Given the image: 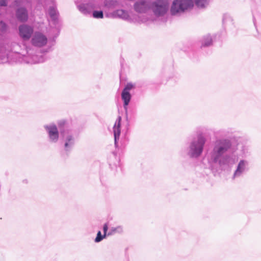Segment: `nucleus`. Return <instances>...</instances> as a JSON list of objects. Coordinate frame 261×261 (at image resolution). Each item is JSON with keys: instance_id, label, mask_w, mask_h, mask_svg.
Returning <instances> with one entry per match:
<instances>
[{"instance_id": "nucleus-1", "label": "nucleus", "mask_w": 261, "mask_h": 261, "mask_svg": "<svg viewBox=\"0 0 261 261\" xmlns=\"http://www.w3.org/2000/svg\"><path fill=\"white\" fill-rule=\"evenodd\" d=\"M231 147L232 142L227 138H219L213 143L205 155L212 170L222 169L228 165L230 155L228 153Z\"/></svg>"}, {"instance_id": "nucleus-2", "label": "nucleus", "mask_w": 261, "mask_h": 261, "mask_svg": "<svg viewBox=\"0 0 261 261\" xmlns=\"http://www.w3.org/2000/svg\"><path fill=\"white\" fill-rule=\"evenodd\" d=\"M58 125L60 129L64 151L66 154H68L75 144L76 138L75 133L72 129L70 128L66 121H59Z\"/></svg>"}, {"instance_id": "nucleus-3", "label": "nucleus", "mask_w": 261, "mask_h": 261, "mask_svg": "<svg viewBox=\"0 0 261 261\" xmlns=\"http://www.w3.org/2000/svg\"><path fill=\"white\" fill-rule=\"evenodd\" d=\"M206 142V137L201 134H198L188 143L185 151L190 158L197 159L202 154Z\"/></svg>"}, {"instance_id": "nucleus-4", "label": "nucleus", "mask_w": 261, "mask_h": 261, "mask_svg": "<svg viewBox=\"0 0 261 261\" xmlns=\"http://www.w3.org/2000/svg\"><path fill=\"white\" fill-rule=\"evenodd\" d=\"M193 6V0H174L170 8V13L171 15H176L191 9Z\"/></svg>"}, {"instance_id": "nucleus-5", "label": "nucleus", "mask_w": 261, "mask_h": 261, "mask_svg": "<svg viewBox=\"0 0 261 261\" xmlns=\"http://www.w3.org/2000/svg\"><path fill=\"white\" fill-rule=\"evenodd\" d=\"M169 8L168 0H155L151 3V10L157 17L164 16Z\"/></svg>"}, {"instance_id": "nucleus-6", "label": "nucleus", "mask_w": 261, "mask_h": 261, "mask_svg": "<svg viewBox=\"0 0 261 261\" xmlns=\"http://www.w3.org/2000/svg\"><path fill=\"white\" fill-rule=\"evenodd\" d=\"M249 162L247 160H240L233 171L231 179L234 180L243 177L249 170Z\"/></svg>"}, {"instance_id": "nucleus-7", "label": "nucleus", "mask_w": 261, "mask_h": 261, "mask_svg": "<svg viewBox=\"0 0 261 261\" xmlns=\"http://www.w3.org/2000/svg\"><path fill=\"white\" fill-rule=\"evenodd\" d=\"M46 132L48 141L52 143H57L59 138V131L57 126L53 123L44 125Z\"/></svg>"}, {"instance_id": "nucleus-8", "label": "nucleus", "mask_w": 261, "mask_h": 261, "mask_svg": "<svg viewBox=\"0 0 261 261\" xmlns=\"http://www.w3.org/2000/svg\"><path fill=\"white\" fill-rule=\"evenodd\" d=\"M47 43V37L42 33L38 31L34 32L31 39V43L32 46L37 48L44 46Z\"/></svg>"}, {"instance_id": "nucleus-9", "label": "nucleus", "mask_w": 261, "mask_h": 261, "mask_svg": "<svg viewBox=\"0 0 261 261\" xmlns=\"http://www.w3.org/2000/svg\"><path fill=\"white\" fill-rule=\"evenodd\" d=\"M34 33V28L31 25L23 24L18 27L19 36L23 41L29 40Z\"/></svg>"}, {"instance_id": "nucleus-10", "label": "nucleus", "mask_w": 261, "mask_h": 261, "mask_svg": "<svg viewBox=\"0 0 261 261\" xmlns=\"http://www.w3.org/2000/svg\"><path fill=\"white\" fill-rule=\"evenodd\" d=\"M27 56L24 58V61L29 64H37L44 61V58L42 55L34 54L31 48H27Z\"/></svg>"}, {"instance_id": "nucleus-11", "label": "nucleus", "mask_w": 261, "mask_h": 261, "mask_svg": "<svg viewBox=\"0 0 261 261\" xmlns=\"http://www.w3.org/2000/svg\"><path fill=\"white\" fill-rule=\"evenodd\" d=\"M79 11L84 14H89L94 9L98 8V4L94 0H90L88 3L77 5Z\"/></svg>"}, {"instance_id": "nucleus-12", "label": "nucleus", "mask_w": 261, "mask_h": 261, "mask_svg": "<svg viewBox=\"0 0 261 261\" xmlns=\"http://www.w3.org/2000/svg\"><path fill=\"white\" fill-rule=\"evenodd\" d=\"M151 1L147 0H141L134 4V9L138 13H145L151 10Z\"/></svg>"}, {"instance_id": "nucleus-13", "label": "nucleus", "mask_w": 261, "mask_h": 261, "mask_svg": "<svg viewBox=\"0 0 261 261\" xmlns=\"http://www.w3.org/2000/svg\"><path fill=\"white\" fill-rule=\"evenodd\" d=\"M15 15L17 19L20 22H24L28 20V11L24 7H19L16 9Z\"/></svg>"}, {"instance_id": "nucleus-14", "label": "nucleus", "mask_w": 261, "mask_h": 261, "mask_svg": "<svg viewBox=\"0 0 261 261\" xmlns=\"http://www.w3.org/2000/svg\"><path fill=\"white\" fill-rule=\"evenodd\" d=\"M121 117L120 116H119L116 119L115 124L113 126L114 143L116 147L117 146V140H119L121 133Z\"/></svg>"}, {"instance_id": "nucleus-15", "label": "nucleus", "mask_w": 261, "mask_h": 261, "mask_svg": "<svg viewBox=\"0 0 261 261\" xmlns=\"http://www.w3.org/2000/svg\"><path fill=\"white\" fill-rule=\"evenodd\" d=\"M48 14L49 15L53 23L56 24L58 22L59 12L56 5L54 4L50 6L48 10Z\"/></svg>"}, {"instance_id": "nucleus-16", "label": "nucleus", "mask_w": 261, "mask_h": 261, "mask_svg": "<svg viewBox=\"0 0 261 261\" xmlns=\"http://www.w3.org/2000/svg\"><path fill=\"white\" fill-rule=\"evenodd\" d=\"M121 99L123 102V108L125 111H127V107L131 100L132 95L129 92L122 91Z\"/></svg>"}, {"instance_id": "nucleus-17", "label": "nucleus", "mask_w": 261, "mask_h": 261, "mask_svg": "<svg viewBox=\"0 0 261 261\" xmlns=\"http://www.w3.org/2000/svg\"><path fill=\"white\" fill-rule=\"evenodd\" d=\"M113 15L115 17L120 18L124 20L128 19L129 17L128 13L122 9L117 10L114 11Z\"/></svg>"}, {"instance_id": "nucleus-18", "label": "nucleus", "mask_w": 261, "mask_h": 261, "mask_svg": "<svg viewBox=\"0 0 261 261\" xmlns=\"http://www.w3.org/2000/svg\"><path fill=\"white\" fill-rule=\"evenodd\" d=\"M239 155L242 157L247 156L249 153V147L244 144L239 145Z\"/></svg>"}, {"instance_id": "nucleus-19", "label": "nucleus", "mask_w": 261, "mask_h": 261, "mask_svg": "<svg viewBox=\"0 0 261 261\" xmlns=\"http://www.w3.org/2000/svg\"><path fill=\"white\" fill-rule=\"evenodd\" d=\"M123 232V228L122 226H117L112 227L110 231L108 233V236H111L115 233H122Z\"/></svg>"}, {"instance_id": "nucleus-20", "label": "nucleus", "mask_w": 261, "mask_h": 261, "mask_svg": "<svg viewBox=\"0 0 261 261\" xmlns=\"http://www.w3.org/2000/svg\"><path fill=\"white\" fill-rule=\"evenodd\" d=\"M212 43V39L210 35L204 36L201 41V47H207Z\"/></svg>"}, {"instance_id": "nucleus-21", "label": "nucleus", "mask_w": 261, "mask_h": 261, "mask_svg": "<svg viewBox=\"0 0 261 261\" xmlns=\"http://www.w3.org/2000/svg\"><path fill=\"white\" fill-rule=\"evenodd\" d=\"M195 3L198 8H203L208 5L209 0H195Z\"/></svg>"}, {"instance_id": "nucleus-22", "label": "nucleus", "mask_w": 261, "mask_h": 261, "mask_svg": "<svg viewBox=\"0 0 261 261\" xmlns=\"http://www.w3.org/2000/svg\"><path fill=\"white\" fill-rule=\"evenodd\" d=\"M117 2L116 0H105L104 5L107 8L110 9L116 7Z\"/></svg>"}, {"instance_id": "nucleus-23", "label": "nucleus", "mask_w": 261, "mask_h": 261, "mask_svg": "<svg viewBox=\"0 0 261 261\" xmlns=\"http://www.w3.org/2000/svg\"><path fill=\"white\" fill-rule=\"evenodd\" d=\"M228 23H232V18L228 14H224L223 17V23L224 25H227Z\"/></svg>"}, {"instance_id": "nucleus-24", "label": "nucleus", "mask_w": 261, "mask_h": 261, "mask_svg": "<svg viewBox=\"0 0 261 261\" xmlns=\"http://www.w3.org/2000/svg\"><path fill=\"white\" fill-rule=\"evenodd\" d=\"M106 236L104 234L102 235L101 231H98L97 233L96 237L94 240L95 243H99L103 239L106 238Z\"/></svg>"}, {"instance_id": "nucleus-25", "label": "nucleus", "mask_w": 261, "mask_h": 261, "mask_svg": "<svg viewBox=\"0 0 261 261\" xmlns=\"http://www.w3.org/2000/svg\"><path fill=\"white\" fill-rule=\"evenodd\" d=\"M93 17L95 18H102L103 13L102 11H94L92 13Z\"/></svg>"}, {"instance_id": "nucleus-26", "label": "nucleus", "mask_w": 261, "mask_h": 261, "mask_svg": "<svg viewBox=\"0 0 261 261\" xmlns=\"http://www.w3.org/2000/svg\"><path fill=\"white\" fill-rule=\"evenodd\" d=\"M133 85L132 84L128 83L125 86V87L123 89L122 91L129 92V90H130L133 88Z\"/></svg>"}, {"instance_id": "nucleus-27", "label": "nucleus", "mask_w": 261, "mask_h": 261, "mask_svg": "<svg viewBox=\"0 0 261 261\" xmlns=\"http://www.w3.org/2000/svg\"><path fill=\"white\" fill-rule=\"evenodd\" d=\"M108 229V225L107 223H105L103 226V234L106 236H108V234L107 233V231Z\"/></svg>"}, {"instance_id": "nucleus-28", "label": "nucleus", "mask_w": 261, "mask_h": 261, "mask_svg": "<svg viewBox=\"0 0 261 261\" xmlns=\"http://www.w3.org/2000/svg\"><path fill=\"white\" fill-rule=\"evenodd\" d=\"M7 5L6 0H0V6H6Z\"/></svg>"}, {"instance_id": "nucleus-29", "label": "nucleus", "mask_w": 261, "mask_h": 261, "mask_svg": "<svg viewBox=\"0 0 261 261\" xmlns=\"http://www.w3.org/2000/svg\"><path fill=\"white\" fill-rule=\"evenodd\" d=\"M50 50H51V47H48L46 49L42 50L41 53V54L46 53L50 51Z\"/></svg>"}, {"instance_id": "nucleus-30", "label": "nucleus", "mask_w": 261, "mask_h": 261, "mask_svg": "<svg viewBox=\"0 0 261 261\" xmlns=\"http://www.w3.org/2000/svg\"><path fill=\"white\" fill-rule=\"evenodd\" d=\"M15 3L16 4H17V0H16V1H15Z\"/></svg>"}, {"instance_id": "nucleus-31", "label": "nucleus", "mask_w": 261, "mask_h": 261, "mask_svg": "<svg viewBox=\"0 0 261 261\" xmlns=\"http://www.w3.org/2000/svg\"><path fill=\"white\" fill-rule=\"evenodd\" d=\"M253 23H254V25H255V22L254 20H253Z\"/></svg>"}]
</instances>
